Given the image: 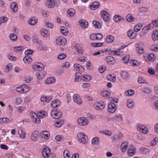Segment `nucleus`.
Returning a JSON list of instances; mask_svg holds the SVG:
<instances>
[{
  "instance_id": "nucleus-12",
  "label": "nucleus",
  "mask_w": 158,
  "mask_h": 158,
  "mask_svg": "<svg viewBox=\"0 0 158 158\" xmlns=\"http://www.w3.org/2000/svg\"><path fill=\"white\" fill-rule=\"evenodd\" d=\"M73 98L74 101L77 104L80 105L82 103V99L78 94H74L73 95Z\"/></svg>"
},
{
  "instance_id": "nucleus-63",
  "label": "nucleus",
  "mask_w": 158,
  "mask_h": 158,
  "mask_svg": "<svg viewBox=\"0 0 158 158\" xmlns=\"http://www.w3.org/2000/svg\"><path fill=\"white\" fill-rule=\"evenodd\" d=\"M106 69V66H102L101 68L98 69L99 72L101 73H103Z\"/></svg>"
},
{
  "instance_id": "nucleus-1",
  "label": "nucleus",
  "mask_w": 158,
  "mask_h": 158,
  "mask_svg": "<svg viewBox=\"0 0 158 158\" xmlns=\"http://www.w3.org/2000/svg\"><path fill=\"white\" fill-rule=\"evenodd\" d=\"M77 136L78 140L81 143L84 144L86 143V139H87V137L84 133H79L77 135Z\"/></svg>"
},
{
  "instance_id": "nucleus-19",
  "label": "nucleus",
  "mask_w": 158,
  "mask_h": 158,
  "mask_svg": "<svg viewBox=\"0 0 158 158\" xmlns=\"http://www.w3.org/2000/svg\"><path fill=\"white\" fill-rule=\"evenodd\" d=\"M40 135L42 138H44L45 139H48L49 138V133L47 131H44L41 132Z\"/></svg>"
},
{
  "instance_id": "nucleus-14",
  "label": "nucleus",
  "mask_w": 158,
  "mask_h": 158,
  "mask_svg": "<svg viewBox=\"0 0 158 158\" xmlns=\"http://www.w3.org/2000/svg\"><path fill=\"white\" fill-rule=\"evenodd\" d=\"M60 104L59 100L56 99L51 102V106L52 107H54L53 109H55L56 107L60 106Z\"/></svg>"
},
{
  "instance_id": "nucleus-16",
  "label": "nucleus",
  "mask_w": 158,
  "mask_h": 158,
  "mask_svg": "<svg viewBox=\"0 0 158 158\" xmlns=\"http://www.w3.org/2000/svg\"><path fill=\"white\" fill-rule=\"evenodd\" d=\"M55 3L53 0H47L46 3L47 7L49 8H52L55 6Z\"/></svg>"
},
{
  "instance_id": "nucleus-23",
  "label": "nucleus",
  "mask_w": 158,
  "mask_h": 158,
  "mask_svg": "<svg viewBox=\"0 0 158 158\" xmlns=\"http://www.w3.org/2000/svg\"><path fill=\"white\" fill-rule=\"evenodd\" d=\"M41 35L44 37H47L50 36V32L48 30L43 29L41 32Z\"/></svg>"
},
{
  "instance_id": "nucleus-52",
  "label": "nucleus",
  "mask_w": 158,
  "mask_h": 158,
  "mask_svg": "<svg viewBox=\"0 0 158 158\" xmlns=\"http://www.w3.org/2000/svg\"><path fill=\"white\" fill-rule=\"evenodd\" d=\"M138 82L140 84L147 83V81L145 80L143 78L139 77L138 79Z\"/></svg>"
},
{
  "instance_id": "nucleus-45",
  "label": "nucleus",
  "mask_w": 158,
  "mask_h": 158,
  "mask_svg": "<svg viewBox=\"0 0 158 158\" xmlns=\"http://www.w3.org/2000/svg\"><path fill=\"white\" fill-rule=\"evenodd\" d=\"M106 60V61L108 63L114 62L115 61L114 58L111 56H107Z\"/></svg>"
},
{
  "instance_id": "nucleus-26",
  "label": "nucleus",
  "mask_w": 158,
  "mask_h": 158,
  "mask_svg": "<svg viewBox=\"0 0 158 158\" xmlns=\"http://www.w3.org/2000/svg\"><path fill=\"white\" fill-rule=\"evenodd\" d=\"M100 140L98 137L94 138L92 140V143L93 145H98L99 144Z\"/></svg>"
},
{
  "instance_id": "nucleus-30",
  "label": "nucleus",
  "mask_w": 158,
  "mask_h": 158,
  "mask_svg": "<svg viewBox=\"0 0 158 158\" xmlns=\"http://www.w3.org/2000/svg\"><path fill=\"white\" fill-rule=\"evenodd\" d=\"M18 132L19 134L20 135V137L21 138L24 139L25 138V133L23 131L22 128L19 129L18 130Z\"/></svg>"
},
{
  "instance_id": "nucleus-64",
  "label": "nucleus",
  "mask_w": 158,
  "mask_h": 158,
  "mask_svg": "<svg viewBox=\"0 0 158 158\" xmlns=\"http://www.w3.org/2000/svg\"><path fill=\"white\" fill-rule=\"evenodd\" d=\"M140 149L141 152H142L143 153L146 154L149 152V150L148 149L143 148H140Z\"/></svg>"
},
{
  "instance_id": "nucleus-20",
  "label": "nucleus",
  "mask_w": 158,
  "mask_h": 158,
  "mask_svg": "<svg viewBox=\"0 0 158 158\" xmlns=\"http://www.w3.org/2000/svg\"><path fill=\"white\" fill-rule=\"evenodd\" d=\"M38 135V132L35 131L33 132L31 136V139L32 141H36L37 140Z\"/></svg>"
},
{
  "instance_id": "nucleus-28",
  "label": "nucleus",
  "mask_w": 158,
  "mask_h": 158,
  "mask_svg": "<svg viewBox=\"0 0 158 158\" xmlns=\"http://www.w3.org/2000/svg\"><path fill=\"white\" fill-rule=\"evenodd\" d=\"M128 145L127 143H123L121 146V151L123 152H125L126 151Z\"/></svg>"
},
{
  "instance_id": "nucleus-62",
  "label": "nucleus",
  "mask_w": 158,
  "mask_h": 158,
  "mask_svg": "<svg viewBox=\"0 0 158 158\" xmlns=\"http://www.w3.org/2000/svg\"><path fill=\"white\" fill-rule=\"evenodd\" d=\"M143 92H144L145 93H150L151 92V90L149 88H144L143 89Z\"/></svg>"
},
{
  "instance_id": "nucleus-11",
  "label": "nucleus",
  "mask_w": 158,
  "mask_h": 158,
  "mask_svg": "<svg viewBox=\"0 0 158 158\" xmlns=\"http://www.w3.org/2000/svg\"><path fill=\"white\" fill-rule=\"evenodd\" d=\"M137 129L140 132L145 134L147 133L148 131L145 126L141 125H138L137 127Z\"/></svg>"
},
{
  "instance_id": "nucleus-27",
  "label": "nucleus",
  "mask_w": 158,
  "mask_h": 158,
  "mask_svg": "<svg viewBox=\"0 0 158 158\" xmlns=\"http://www.w3.org/2000/svg\"><path fill=\"white\" fill-rule=\"evenodd\" d=\"M74 67L75 69H77L78 71L81 72H83L84 70V68L78 64H74Z\"/></svg>"
},
{
  "instance_id": "nucleus-59",
  "label": "nucleus",
  "mask_w": 158,
  "mask_h": 158,
  "mask_svg": "<svg viewBox=\"0 0 158 158\" xmlns=\"http://www.w3.org/2000/svg\"><path fill=\"white\" fill-rule=\"evenodd\" d=\"M40 118L37 116V117L34 118L32 119V121L35 123H38L40 122V119L39 118Z\"/></svg>"
},
{
  "instance_id": "nucleus-37",
  "label": "nucleus",
  "mask_w": 158,
  "mask_h": 158,
  "mask_svg": "<svg viewBox=\"0 0 158 158\" xmlns=\"http://www.w3.org/2000/svg\"><path fill=\"white\" fill-rule=\"evenodd\" d=\"M110 94V92L108 90L103 91L101 93V95L106 98L109 97Z\"/></svg>"
},
{
  "instance_id": "nucleus-47",
  "label": "nucleus",
  "mask_w": 158,
  "mask_h": 158,
  "mask_svg": "<svg viewBox=\"0 0 158 158\" xmlns=\"http://www.w3.org/2000/svg\"><path fill=\"white\" fill-rule=\"evenodd\" d=\"M45 112L44 111H40L38 113V116L40 118H44L46 116Z\"/></svg>"
},
{
  "instance_id": "nucleus-24",
  "label": "nucleus",
  "mask_w": 158,
  "mask_h": 158,
  "mask_svg": "<svg viewBox=\"0 0 158 158\" xmlns=\"http://www.w3.org/2000/svg\"><path fill=\"white\" fill-rule=\"evenodd\" d=\"M52 99V96L49 97L43 96L40 98V100L42 102H49Z\"/></svg>"
},
{
  "instance_id": "nucleus-25",
  "label": "nucleus",
  "mask_w": 158,
  "mask_h": 158,
  "mask_svg": "<svg viewBox=\"0 0 158 158\" xmlns=\"http://www.w3.org/2000/svg\"><path fill=\"white\" fill-rule=\"evenodd\" d=\"M152 37V40L154 41H156L158 40V31L157 30H154L153 31Z\"/></svg>"
},
{
  "instance_id": "nucleus-29",
  "label": "nucleus",
  "mask_w": 158,
  "mask_h": 158,
  "mask_svg": "<svg viewBox=\"0 0 158 158\" xmlns=\"http://www.w3.org/2000/svg\"><path fill=\"white\" fill-rule=\"evenodd\" d=\"M55 79L53 77H51L47 79L46 80L45 82L46 84H49L52 83H55Z\"/></svg>"
},
{
  "instance_id": "nucleus-54",
  "label": "nucleus",
  "mask_w": 158,
  "mask_h": 158,
  "mask_svg": "<svg viewBox=\"0 0 158 158\" xmlns=\"http://www.w3.org/2000/svg\"><path fill=\"white\" fill-rule=\"evenodd\" d=\"M7 20V18L6 17L2 16L0 17V25L2 23H5Z\"/></svg>"
},
{
  "instance_id": "nucleus-4",
  "label": "nucleus",
  "mask_w": 158,
  "mask_h": 158,
  "mask_svg": "<svg viewBox=\"0 0 158 158\" xmlns=\"http://www.w3.org/2000/svg\"><path fill=\"white\" fill-rule=\"evenodd\" d=\"M56 44L59 45H64L67 43L66 39L62 37H58L56 40Z\"/></svg>"
},
{
  "instance_id": "nucleus-34",
  "label": "nucleus",
  "mask_w": 158,
  "mask_h": 158,
  "mask_svg": "<svg viewBox=\"0 0 158 158\" xmlns=\"http://www.w3.org/2000/svg\"><path fill=\"white\" fill-rule=\"evenodd\" d=\"M60 32L65 35H67L68 33V30L65 27L62 26L60 27Z\"/></svg>"
},
{
  "instance_id": "nucleus-15",
  "label": "nucleus",
  "mask_w": 158,
  "mask_h": 158,
  "mask_svg": "<svg viewBox=\"0 0 158 158\" xmlns=\"http://www.w3.org/2000/svg\"><path fill=\"white\" fill-rule=\"evenodd\" d=\"M100 6L99 3L98 2H93L90 6V7L91 10H94L98 8Z\"/></svg>"
},
{
  "instance_id": "nucleus-17",
  "label": "nucleus",
  "mask_w": 158,
  "mask_h": 158,
  "mask_svg": "<svg viewBox=\"0 0 158 158\" xmlns=\"http://www.w3.org/2000/svg\"><path fill=\"white\" fill-rule=\"evenodd\" d=\"M75 48L78 53L82 54L83 53V51L82 49V47L81 45L79 44H76L75 46Z\"/></svg>"
},
{
  "instance_id": "nucleus-10",
  "label": "nucleus",
  "mask_w": 158,
  "mask_h": 158,
  "mask_svg": "<svg viewBox=\"0 0 158 158\" xmlns=\"http://www.w3.org/2000/svg\"><path fill=\"white\" fill-rule=\"evenodd\" d=\"M33 69L37 71L42 70L44 69V66L41 63H38L33 66Z\"/></svg>"
},
{
  "instance_id": "nucleus-43",
  "label": "nucleus",
  "mask_w": 158,
  "mask_h": 158,
  "mask_svg": "<svg viewBox=\"0 0 158 158\" xmlns=\"http://www.w3.org/2000/svg\"><path fill=\"white\" fill-rule=\"evenodd\" d=\"M142 25L141 24H139L136 25L134 28V31L136 32H138L142 27Z\"/></svg>"
},
{
  "instance_id": "nucleus-31",
  "label": "nucleus",
  "mask_w": 158,
  "mask_h": 158,
  "mask_svg": "<svg viewBox=\"0 0 158 158\" xmlns=\"http://www.w3.org/2000/svg\"><path fill=\"white\" fill-rule=\"evenodd\" d=\"M92 23L94 27L96 28L100 29L102 27L101 24L98 21L94 20L93 21Z\"/></svg>"
},
{
  "instance_id": "nucleus-22",
  "label": "nucleus",
  "mask_w": 158,
  "mask_h": 158,
  "mask_svg": "<svg viewBox=\"0 0 158 158\" xmlns=\"http://www.w3.org/2000/svg\"><path fill=\"white\" fill-rule=\"evenodd\" d=\"M106 41L108 43H111L114 40V36L111 35H108L106 37Z\"/></svg>"
},
{
  "instance_id": "nucleus-46",
  "label": "nucleus",
  "mask_w": 158,
  "mask_h": 158,
  "mask_svg": "<svg viewBox=\"0 0 158 158\" xmlns=\"http://www.w3.org/2000/svg\"><path fill=\"white\" fill-rule=\"evenodd\" d=\"M10 121V119L7 118H2L0 119V123L2 124Z\"/></svg>"
},
{
  "instance_id": "nucleus-7",
  "label": "nucleus",
  "mask_w": 158,
  "mask_h": 158,
  "mask_svg": "<svg viewBox=\"0 0 158 158\" xmlns=\"http://www.w3.org/2000/svg\"><path fill=\"white\" fill-rule=\"evenodd\" d=\"M136 152L135 147L133 145H130L128 149L127 153L129 156H132Z\"/></svg>"
},
{
  "instance_id": "nucleus-56",
  "label": "nucleus",
  "mask_w": 158,
  "mask_h": 158,
  "mask_svg": "<svg viewBox=\"0 0 158 158\" xmlns=\"http://www.w3.org/2000/svg\"><path fill=\"white\" fill-rule=\"evenodd\" d=\"M33 51L32 50L27 49L24 52L25 55H31L33 53Z\"/></svg>"
},
{
  "instance_id": "nucleus-51",
  "label": "nucleus",
  "mask_w": 158,
  "mask_h": 158,
  "mask_svg": "<svg viewBox=\"0 0 158 158\" xmlns=\"http://www.w3.org/2000/svg\"><path fill=\"white\" fill-rule=\"evenodd\" d=\"M10 39L13 41H15L17 40V36L14 34H11L10 35Z\"/></svg>"
},
{
  "instance_id": "nucleus-36",
  "label": "nucleus",
  "mask_w": 158,
  "mask_h": 158,
  "mask_svg": "<svg viewBox=\"0 0 158 158\" xmlns=\"http://www.w3.org/2000/svg\"><path fill=\"white\" fill-rule=\"evenodd\" d=\"M23 61L25 64H28L30 63L32 60V58L31 57L26 56L24 57L23 59Z\"/></svg>"
},
{
  "instance_id": "nucleus-33",
  "label": "nucleus",
  "mask_w": 158,
  "mask_h": 158,
  "mask_svg": "<svg viewBox=\"0 0 158 158\" xmlns=\"http://www.w3.org/2000/svg\"><path fill=\"white\" fill-rule=\"evenodd\" d=\"M126 19L128 22H131L134 21V17L131 14H129L127 15Z\"/></svg>"
},
{
  "instance_id": "nucleus-58",
  "label": "nucleus",
  "mask_w": 158,
  "mask_h": 158,
  "mask_svg": "<svg viewBox=\"0 0 158 158\" xmlns=\"http://www.w3.org/2000/svg\"><path fill=\"white\" fill-rule=\"evenodd\" d=\"M66 57V55L65 54H59L57 57L58 59L60 60H63Z\"/></svg>"
},
{
  "instance_id": "nucleus-55",
  "label": "nucleus",
  "mask_w": 158,
  "mask_h": 158,
  "mask_svg": "<svg viewBox=\"0 0 158 158\" xmlns=\"http://www.w3.org/2000/svg\"><path fill=\"white\" fill-rule=\"evenodd\" d=\"M12 67V66L10 64H9L6 66V68L5 69V72L7 73L10 69H11Z\"/></svg>"
},
{
  "instance_id": "nucleus-9",
  "label": "nucleus",
  "mask_w": 158,
  "mask_h": 158,
  "mask_svg": "<svg viewBox=\"0 0 158 158\" xmlns=\"http://www.w3.org/2000/svg\"><path fill=\"white\" fill-rule=\"evenodd\" d=\"M77 122L81 126H85L88 124V120L85 117H81L77 119Z\"/></svg>"
},
{
  "instance_id": "nucleus-40",
  "label": "nucleus",
  "mask_w": 158,
  "mask_h": 158,
  "mask_svg": "<svg viewBox=\"0 0 158 158\" xmlns=\"http://www.w3.org/2000/svg\"><path fill=\"white\" fill-rule=\"evenodd\" d=\"M127 106L128 108H130L133 106L134 105L133 100L131 99H128L127 100Z\"/></svg>"
},
{
  "instance_id": "nucleus-13",
  "label": "nucleus",
  "mask_w": 158,
  "mask_h": 158,
  "mask_svg": "<svg viewBox=\"0 0 158 158\" xmlns=\"http://www.w3.org/2000/svg\"><path fill=\"white\" fill-rule=\"evenodd\" d=\"M78 23L80 26L82 28H86L88 26V23L85 20H80L78 21Z\"/></svg>"
},
{
  "instance_id": "nucleus-2",
  "label": "nucleus",
  "mask_w": 158,
  "mask_h": 158,
  "mask_svg": "<svg viewBox=\"0 0 158 158\" xmlns=\"http://www.w3.org/2000/svg\"><path fill=\"white\" fill-rule=\"evenodd\" d=\"M51 116L54 118L58 119L62 116L61 112L59 110L53 109L51 111Z\"/></svg>"
},
{
  "instance_id": "nucleus-50",
  "label": "nucleus",
  "mask_w": 158,
  "mask_h": 158,
  "mask_svg": "<svg viewBox=\"0 0 158 158\" xmlns=\"http://www.w3.org/2000/svg\"><path fill=\"white\" fill-rule=\"evenodd\" d=\"M148 10V8L145 7H140L139 9V11L141 13H145L147 12Z\"/></svg>"
},
{
  "instance_id": "nucleus-18",
  "label": "nucleus",
  "mask_w": 158,
  "mask_h": 158,
  "mask_svg": "<svg viewBox=\"0 0 158 158\" xmlns=\"http://www.w3.org/2000/svg\"><path fill=\"white\" fill-rule=\"evenodd\" d=\"M10 8L12 11L14 12H16L18 10V6L16 2H13L11 4Z\"/></svg>"
},
{
  "instance_id": "nucleus-6",
  "label": "nucleus",
  "mask_w": 158,
  "mask_h": 158,
  "mask_svg": "<svg viewBox=\"0 0 158 158\" xmlns=\"http://www.w3.org/2000/svg\"><path fill=\"white\" fill-rule=\"evenodd\" d=\"M50 149L48 148H44L42 151V155L45 158H48L50 156Z\"/></svg>"
},
{
  "instance_id": "nucleus-60",
  "label": "nucleus",
  "mask_w": 158,
  "mask_h": 158,
  "mask_svg": "<svg viewBox=\"0 0 158 158\" xmlns=\"http://www.w3.org/2000/svg\"><path fill=\"white\" fill-rule=\"evenodd\" d=\"M68 151L65 150L64 152V158H70L69 155L68 153Z\"/></svg>"
},
{
  "instance_id": "nucleus-57",
  "label": "nucleus",
  "mask_w": 158,
  "mask_h": 158,
  "mask_svg": "<svg viewBox=\"0 0 158 158\" xmlns=\"http://www.w3.org/2000/svg\"><path fill=\"white\" fill-rule=\"evenodd\" d=\"M22 49V47L20 46H15L14 48V51L17 52H19Z\"/></svg>"
},
{
  "instance_id": "nucleus-49",
  "label": "nucleus",
  "mask_w": 158,
  "mask_h": 158,
  "mask_svg": "<svg viewBox=\"0 0 158 158\" xmlns=\"http://www.w3.org/2000/svg\"><path fill=\"white\" fill-rule=\"evenodd\" d=\"M150 49L154 51H158V46L157 44L152 45L150 46Z\"/></svg>"
},
{
  "instance_id": "nucleus-35",
  "label": "nucleus",
  "mask_w": 158,
  "mask_h": 158,
  "mask_svg": "<svg viewBox=\"0 0 158 158\" xmlns=\"http://www.w3.org/2000/svg\"><path fill=\"white\" fill-rule=\"evenodd\" d=\"M123 19L120 15H115L113 18L114 21L116 23H118L120 21H121Z\"/></svg>"
},
{
  "instance_id": "nucleus-53",
  "label": "nucleus",
  "mask_w": 158,
  "mask_h": 158,
  "mask_svg": "<svg viewBox=\"0 0 158 158\" xmlns=\"http://www.w3.org/2000/svg\"><path fill=\"white\" fill-rule=\"evenodd\" d=\"M22 86L23 87V90L24 93H26L29 90V87L27 85H24Z\"/></svg>"
},
{
  "instance_id": "nucleus-21",
  "label": "nucleus",
  "mask_w": 158,
  "mask_h": 158,
  "mask_svg": "<svg viewBox=\"0 0 158 158\" xmlns=\"http://www.w3.org/2000/svg\"><path fill=\"white\" fill-rule=\"evenodd\" d=\"M37 22V19L35 17H32L29 20L28 23L31 25H34Z\"/></svg>"
},
{
  "instance_id": "nucleus-5",
  "label": "nucleus",
  "mask_w": 158,
  "mask_h": 158,
  "mask_svg": "<svg viewBox=\"0 0 158 158\" xmlns=\"http://www.w3.org/2000/svg\"><path fill=\"white\" fill-rule=\"evenodd\" d=\"M108 111L111 113H114L117 109L116 105L113 102H111L108 105Z\"/></svg>"
},
{
  "instance_id": "nucleus-48",
  "label": "nucleus",
  "mask_w": 158,
  "mask_h": 158,
  "mask_svg": "<svg viewBox=\"0 0 158 158\" xmlns=\"http://www.w3.org/2000/svg\"><path fill=\"white\" fill-rule=\"evenodd\" d=\"M134 91L132 89H130L126 91L125 94L126 95L128 96H131L134 94Z\"/></svg>"
},
{
  "instance_id": "nucleus-61",
  "label": "nucleus",
  "mask_w": 158,
  "mask_h": 158,
  "mask_svg": "<svg viewBox=\"0 0 158 158\" xmlns=\"http://www.w3.org/2000/svg\"><path fill=\"white\" fill-rule=\"evenodd\" d=\"M96 40H100L103 38V35L101 33L96 34Z\"/></svg>"
},
{
  "instance_id": "nucleus-39",
  "label": "nucleus",
  "mask_w": 158,
  "mask_h": 158,
  "mask_svg": "<svg viewBox=\"0 0 158 158\" xmlns=\"http://www.w3.org/2000/svg\"><path fill=\"white\" fill-rule=\"evenodd\" d=\"M120 75L123 79H125L129 77V74L127 72L124 71L121 73Z\"/></svg>"
},
{
  "instance_id": "nucleus-8",
  "label": "nucleus",
  "mask_w": 158,
  "mask_h": 158,
  "mask_svg": "<svg viewBox=\"0 0 158 158\" xmlns=\"http://www.w3.org/2000/svg\"><path fill=\"white\" fill-rule=\"evenodd\" d=\"M105 106V104L103 102H96L95 105V108L97 110H102L104 108Z\"/></svg>"
},
{
  "instance_id": "nucleus-3",
  "label": "nucleus",
  "mask_w": 158,
  "mask_h": 158,
  "mask_svg": "<svg viewBox=\"0 0 158 158\" xmlns=\"http://www.w3.org/2000/svg\"><path fill=\"white\" fill-rule=\"evenodd\" d=\"M100 13L102 15V17L103 18V19L106 22L109 21L110 15L108 12L106 11L102 10L101 11Z\"/></svg>"
},
{
  "instance_id": "nucleus-41",
  "label": "nucleus",
  "mask_w": 158,
  "mask_h": 158,
  "mask_svg": "<svg viewBox=\"0 0 158 158\" xmlns=\"http://www.w3.org/2000/svg\"><path fill=\"white\" fill-rule=\"evenodd\" d=\"M139 46V44H136V50L138 52V53L140 54H142L144 52V49L141 48H139L138 46Z\"/></svg>"
},
{
  "instance_id": "nucleus-38",
  "label": "nucleus",
  "mask_w": 158,
  "mask_h": 158,
  "mask_svg": "<svg viewBox=\"0 0 158 158\" xmlns=\"http://www.w3.org/2000/svg\"><path fill=\"white\" fill-rule=\"evenodd\" d=\"M64 123V121L62 120L58 119L55 123V126L57 127H60Z\"/></svg>"
},
{
  "instance_id": "nucleus-44",
  "label": "nucleus",
  "mask_w": 158,
  "mask_h": 158,
  "mask_svg": "<svg viewBox=\"0 0 158 158\" xmlns=\"http://www.w3.org/2000/svg\"><path fill=\"white\" fill-rule=\"evenodd\" d=\"M90 45L91 46L95 47H100L103 45V44L102 43H92L90 44Z\"/></svg>"
},
{
  "instance_id": "nucleus-42",
  "label": "nucleus",
  "mask_w": 158,
  "mask_h": 158,
  "mask_svg": "<svg viewBox=\"0 0 158 158\" xmlns=\"http://www.w3.org/2000/svg\"><path fill=\"white\" fill-rule=\"evenodd\" d=\"M75 13V10L73 8L69 9L67 11V13L69 15L70 17L73 16Z\"/></svg>"
},
{
  "instance_id": "nucleus-32",
  "label": "nucleus",
  "mask_w": 158,
  "mask_h": 158,
  "mask_svg": "<svg viewBox=\"0 0 158 158\" xmlns=\"http://www.w3.org/2000/svg\"><path fill=\"white\" fill-rule=\"evenodd\" d=\"M81 79L84 81H89L91 79V77L90 76L85 75L83 76Z\"/></svg>"
}]
</instances>
